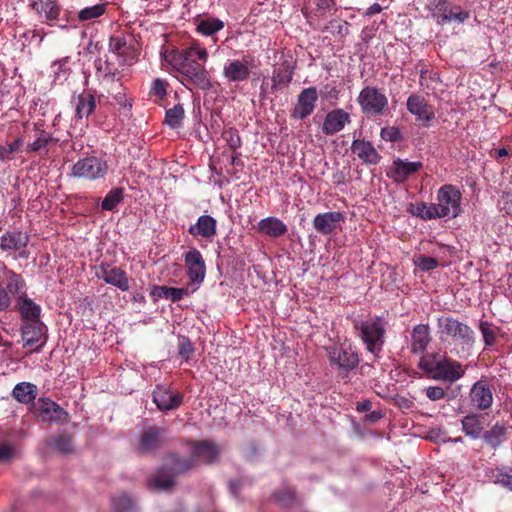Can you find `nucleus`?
Returning <instances> with one entry per match:
<instances>
[{
  "label": "nucleus",
  "instance_id": "obj_6",
  "mask_svg": "<svg viewBox=\"0 0 512 512\" xmlns=\"http://www.w3.org/2000/svg\"><path fill=\"white\" fill-rule=\"evenodd\" d=\"M357 103L368 118L382 116L389 107L388 97L374 86H365L357 97Z\"/></svg>",
  "mask_w": 512,
  "mask_h": 512
},
{
  "label": "nucleus",
  "instance_id": "obj_63",
  "mask_svg": "<svg viewBox=\"0 0 512 512\" xmlns=\"http://www.w3.org/2000/svg\"><path fill=\"white\" fill-rule=\"evenodd\" d=\"M501 209L506 212V214H512V193H506L501 197L500 200Z\"/></svg>",
  "mask_w": 512,
  "mask_h": 512
},
{
  "label": "nucleus",
  "instance_id": "obj_37",
  "mask_svg": "<svg viewBox=\"0 0 512 512\" xmlns=\"http://www.w3.org/2000/svg\"><path fill=\"white\" fill-rule=\"evenodd\" d=\"M439 207H437L436 204H427V203H420L418 204L415 209L412 211L413 215L423 219V220H432L436 218H444V215L448 212L442 209L439 212Z\"/></svg>",
  "mask_w": 512,
  "mask_h": 512
},
{
  "label": "nucleus",
  "instance_id": "obj_10",
  "mask_svg": "<svg viewBox=\"0 0 512 512\" xmlns=\"http://www.w3.org/2000/svg\"><path fill=\"white\" fill-rule=\"evenodd\" d=\"M254 59L244 56L242 59L227 60L224 64L222 75L230 83H240L249 79L251 68L254 67Z\"/></svg>",
  "mask_w": 512,
  "mask_h": 512
},
{
  "label": "nucleus",
  "instance_id": "obj_1",
  "mask_svg": "<svg viewBox=\"0 0 512 512\" xmlns=\"http://www.w3.org/2000/svg\"><path fill=\"white\" fill-rule=\"evenodd\" d=\"M190 451V459H180L176 455L169 456L164 466L150 477L149 486L158 491H169L175 485L176 475L185 473L197 464L212 463L221 453L220 448L210 441L192 442Z\"/></svg>",
  "mask_w": 512,
  "mask_h": 512
},
{
  "label": "nucleus",
  "instance_id": "obj_21",
  "mask_svg": "<svg viewBox=\"0 0 512 512\" xmlns=\"http://www.w3.org/2000/svg\"><path fill=\"white\" fill-rule=\"evenodd\" d=\"M344 219V215L339 211L319 213L313 219V227L318 233L329 235L335 232L337 225Z\"/></svg>",
  "mask_w": 512,
  "mask_h": 512
},
{
  "label": "nucleus",
  "instance_id": "obj_31",
  "mask_svg": "<svg viewBox=\"0 0 512 512\" xmlns=\"http://www.w3.org/2000/svg\"><path fill=\"white\" fill-rule=\"evenodd\" d=\"M445 331L455 340L469 344L473 341V331L464 322H446Z\"/></svg>",
  "mask_w": 512,
  "mask_h": 512
},
{
  "label": "nucleus",
  "instance_id": "obj_39",
  "mask_svg": "<svg viewBox=\"0 0 512 512\" xmlns=\"http://www.w3.org/2000/svg\"><path fill=\"white\" fill-rule=\"evenodd\" d=\"M13 396L19 402L28 404L36 398V386L27 382L17 384L13 389Z\"/></svg>",
  "mask_w": 512,
  "mask_h": 512
},
{
  "label": "nucleus",
  "instance_id": "obj_12",
  "mask_svg": "<svg viewBox=\"0 0 512 512\" xmlns=\"http://www.w3.org/2000/svg\"><path fill=\"white\" fill-rule=\"evenodd\" d=\"M438 203L436 204L440 210L447 211L448 213L444 217H457L461 212L460 200L461 193L453 185L446 184L442 186L437 195Z\"/></svg>",
  "mask_w": 512,
  "mask_h": 512
},
{
  "label": "nucleus",
  "instance_id": "obj_18",
  "mask_svg": "<svg viewBox=\"0 0 512 512\" xmlns=\"http://www.w3.org/2000/svg\"><path fill=\"white\" fill-rule=\"evenodd\" d=\"M465 370L461 363L444 355V360L435 368L429 378L436 381L453 383L463 377Z\"/></svg>",
  "mask_w": 512,
  "mask_h": 512
},
{
  "label": "nucleus",
  "instance_id": "obj_61",
  "mask_svg": "<svg viewBox=\"0 0 512 512\" xmlns=\"http://www.w3.org/2000/svg\"><path fill=\"white\" fill-rule=\"evenodd\" d=\"M48 143V139L46 137H38L35 141L27 146V152L35 153L44 148Z\"/></svg>",
  "mask_w": 512,
  "mask_h": 512
},
{
  "label": "nucleus",
  "instance_id": "obj_49",
  "mask_svg": "<svg viewBox=\"0 0 512 512\" xmlns=\"http://www.w3.org/2000/svg\"><path fill=\"white\" fill-rule=\"evenodd\" d=\"M105 10L106 8L104 4H96L82 9L78 13V18L80 21L92 20L102 16L105 13Z\"/></svg>",
  "mask_w": 512,
  "mask_h": 512
},
{
  "label": "nucleus",
  "instance_id": "obj_32",
  "mask_svg": "<svg viewBox=\"0 0 512 512\" xmlns=\"http://www.w3.org/2000/svg\"><path fill=\"white\" fill-rule=\"evenodd\" d=\"M479 329L487 346H492L498 339H505L507 337V333L493 322H479Z\"/></svg>",
  "mask_w": 512,
  "mask_h": 512
},
{
  "label": "nucleus",
  "instance_id": "obj_55",
  "mask_svg": "<svg viewBox=\"0 0 512 512\" xmlns=\"http://www.w3.org/2000/svg\"><path fill=\"white\" fill-rule=\"evenodd\" d=\"M195 291H196V287H192L190 285H188L187 287H183V288L170 287L167 300H171L172 302H177V301L181 300L184 296L190 295L191 293H193Z\"/></svg>",
  "mask_w": 512,
  "mask_h": 512
},
{
  "label": "nucleus",
  "instance_id": "obj_64",
  "mask_svg": "<svg viewBox=\"0 0 512 512\" xmlns=\"http://www.w3.org/2000/svg\"><path fill=\"white\" fill-rule=\"evenodd\" d=\"M13 455V450L8 444L0 445V462L10 459Z\"/></svg>",
  "mask_w": 512,
  "mask_h": 512
},
{
  "label": "nucleus",
  "instance_id": "obj_36",
  "mask_svg": "<svg viewBox=\"0 0 512 512\" xmlns=\"http://www.w3.org/2000/svg\"><path fill=\"white\" fill-rule=\"evenodd\" d=\"M75 113L79 118L89 116L96 107L95 98L90 93L80 94L74 102Z\"/></svg>",
  "mask_w": 512,
  "mask_h": 512
},
{
  "label": "nucleus",
  "instance_id": "obj_45",
  "mask_svg": "<svg viewBox=\"0 0 512 512\" xmlns=\"http://www.w3.org/2000/svg\"><path fill=\"white\" fill-rule=\"evenodd\" d=\"M112 506L115 512H135L136 510L135 502L126 494L114 497Z\"/></svg>",
  "mask_w": 512,
  "mask_h": 512
},
{
  "label": "nucleus",
  "instance_id": "obj_29",
  "mask_svg": "<svg viewBox=\"0 0 512 512\" xmlns=\"http://www.w3.org/2000/svg\"><path fill=\"white\" fill-rule=\"evenodd\" d=\"M507 439V427L500 422L495 423L483 434L484 442L492 449H497Z\"/></svg>",
  "mask_w": 512,
  "mask_h": 512
},
{
  "label": "nucleus",
  "instance_id": "obj_35",
  "mask_svg": "<svg viewBox=\"0 0 512 512\" xmlns=\"http://www.w3.org/2000/svg\"><path fill=\"white\" fill-rule=\"evenodd\" d=\"M160 444V430L155 428L146 429L139 441L138 449L140 452H150Z\"/></svg>",
  "mask_w": 512,
  "mask_h": 512
},
{
  "label": "nucleus",
  "instance_id": "obj_56",
  "mask_svg": "<svg viewBox=\"0 0 512 512\" xmlns=\"http://www.w3.org/2000/svg\"><path fill=\"white\" fill-rule=\"evenodd\" d=\"M417 267H419L422 271H430L438 267L439 262L436 258L430 256L421 255L415 261Z\"/></svg>",
  "mask_w": 512,
  "mask_h": 512
},
{
  "label": "nucleus",
  "instance_id": "obj_34",
  "mask_svg": "<svg viewBox=\"0 0 512 512\" xmlns=\"http://www.w3.org/2000/svg\"><path fill=\"white\" fill-rule=\"evenodd\" d=\"M446 353H442L440 351L436 352H426L424 353L419 361L418 367L419 369L426 374L428 377L431 376L432 372L441 363V360H444V355Z\"/></svg>",
  "mask_w": 512,
  "mask_h": 512
},
{
  "label": "nucleus",
  "instance_id": "obj_43",
  "mask_svg": "<svg viewBox=\"0 0 512 512\" xmlns=\"http://www.w3.org/2000/svg\"><path fill=\"white\" fill-rule=\"evenodd\" d=\"M124 192L122 188H113L104 197L101 203L102 210L112 211L114 208L123 201Z\"/></svg>",
  "mask_w": 512,
  "mask_h": 512
},
{
  "label": "nucleus",
  "instance_id": "obj_38",
  "mask_svg": "<svg viewBox=\"0 0 512 512\" xmlns=\"http://www.w3.org/2000/svg\"><path fill=\"white\" fill-rule=\"evenodd\" d=\"M108 276L107 284L113 285L121 291H128L130 289L128 276L120 267L111 266Z\"/></svg>",
  "mask_w": 512,
  "mask_h": 512
},
{
  "label": "nucleus",
  "instance_id": "obj_19",
  "mask_svg": "<svg viewBox=\"0 0 512 512\" xmlns=\"http://www.w3.org/2000/svg\"><path fill=\"white\" fill-rule=\"evenodd\" d=\"M33 413L42 422H57L64 415V410L49 398H40L33 403Z\"/></svg>",
  "mask_w": 512,
  "mask_h": 512
},
{
  "label": "nucleus",
  "instance_id": "obj_20",
  "mask_svg": "<svg viewBox=\"0 0 512 512\" xmlns=\"http://www.w3.org/2000/svg\"><path fill=\"white\" fill-rule=\"evenodd\" d=\"M351 121L350 114L344 109L337 108L329 111L322 124V133L326 136H332L342 131Z\"/></svg>",
  "mask_w": 512,
  "mask_h": 512
},
{
  "label": "nucleus",
  "instance_id": "obj_28",
  "mask_svg": "<svg viewBox=\"0 0 512 512\" xmlns=\"http://www.w3.org/2000/svg\"><path fill=\"white\" fill-rule=\"evenodd\" d=\"M461 425L462 431L466 436L472 439H478L481 437L484 430L483 416L476 413L466 415L462 418Z\"/></svg>",
  "mask_w": 512,
  "mask_h": 512
},
{
  "label": "nucleus",
  "instance_id": "obj_8",
  "mask_svg": "<svg viewBox=\"0 0 512 512\" xmlns=\"http://www.w3.org/2000/svg\"><path fill=\"white\" fill-rule=\"evenodd\" d=\"M493 402L492 386L486 378L482 377L470 388L468 405L479 411H487L492 407Z\"/></svg>",
  "mask_w": 512,
  "mask_h": 512
},
{
  "label": "nucleus",
  "instance_id": "obj_4",
  "mask_svg": "<svg viewBox=\"0 0 512 512\" xmlns=\"http://www.w3.org/2000/svg\"><path fill=\"white\" fill-rule=\"evenodd\" d=\"M326 352L331 368L336 370L342 379L348 380L350 373L360 363L356 348L346 341L326 347Z\"/></svg>",
  "mask_w": 512,
  "mask_h": 512
},
{
  "label": "nucleus",
  "instance_id": "obj_26",
  "mask_svg": "<svg viewBox=\"0 0 512 512\" xmlns=\"http://www.w3.org/2000/svg\"><path fill=\"white\" fill-rule=\"evenodd\" d=\"M431 341L430 330L428 325H416L411 333L410 348L414 354L424 353Z\"/></svg>",
  "mask_w": 512,
  "mask_h": 512
},
{
  "label": "nucleus",
  "instance_id": "obj_3",
  "mask_svg": "<svg viewBox=\"0 0 512 512\" xmlns=\"http://www.w3.org/2000/svg\"><path fill=\"white\" fill-rule=\"evenodd\" d=\"M7 289L15 298V309L20 313L22 320H39L41 307L26 294V283L20 274L7 272Z\"/></svg>",
  "mask_w": 512,
  "mask_h": 512
},
{
  "label": "nucleus",
  "instance_id": "obj_46",
  "mask_svg": "<svg viewBox=\"0 0 512 512\" xmlns=\"http://www.w3.org/2000/svg\"><path fill=\"white\" fill-rule=\"evenodd\" d=\"M274 500L281 507H290L297 503L294 491L287 487L275 492Z\"/></svg>",
  "mask_w": 512,
  "mask_h": 512
},
{
  "label": "nucleus",
  "instance_id": "obj_51",
  "mask_svg": "<svg viewBox=\"0 0 512 512\" xmlns=\"http://www.w3.org/2000/svg\"><path fill=\"white\" fill-rule=\"evenodd\" d=\"M22 145L23 141L21 138H16L14 141L7 143L6 145H0V160H11V154L18 152Z\"/></svg>",
  "mask_w": 512,
  "mask_h": 512
},
{
  "label": "nucleus",
  "instance_id": "obj_53",
  "mask_svg": "<svg viewBox=\"0 0 512 512\" xmlns=\"http://www.w3.org/2000/svg\"><path fill=\"white\" fill-rule=\"evenodd\" d=\"M380 137L387 142H399L403 139L402 132L395 126L382 128Z\"/></svg>",
  "mask_w": 512,
  "mask_h": 512
},
{
  "label": "nucleus",
  "instance_id": "obj_44",
  "mask_svg": "<svg viewBox=\"0 0 512 512\" xmlns=\"http://www.w3.org/2000/svg\"><path fill=\"white\" fill-rule=\"evenodd\" d=\"M349 23L342 19H332L328 22V24L324 27L323 31H328L334 36H338L340 38H344L348 35Z\"/></svg>",
  "mask_w": 512,
  "mask_h": 512
},
{
  "label": "nucleus",
  "instance_id": "obj_16",
  "mask_svg": "<svg viewBox=\"0 0 512 512\" xmlns=\"http://www.w3.org/2000/svg\"><path fill=\"white\" fill-rule=\"evenodd\" d=\"M107 165L96 157H89L78 161L72 169V176L93 180L103 177L106 173Z\"/></svg>",
  "mask_w": 512,
  "mask_h": 512
},
{
  "label": "nucleus",
  "instance_id": "obj_41",
  "mask_svg": "<svg viewBox=\"0 0 512 512\" xmlns=\"http://www.w3.org/2000/svg\"><path fill=\"white\" fill-rule=\"evenodd\" d=\"M2 274L0 275V311L6 310L11 304V293L7 289V272H13L5 264H1Z\"/></svg>",
  "mask_w": 512,
  "mask_h": 512
},
{
  "label": "nucleus",
  "instance_id": "obj_25",
  "mask_svg": "<svg viewBox=\"0 0 512 512\" xmlns=\"http://www.w3.org/2000/svg\"><path fill=\"white\" fill-rule=\"evenodd\" d=\"M188 232L193 237H202L212 241L217 234V221L210 215H202L194 225L189 227Z\"/></svg>",
  "mask_w": 512,
  "mask_h": 512
},
{
  "label": "nucleus",
  "instance_id": "obj_48",
  "mask_svg": "<svg viewBox=\"0 0 512 512\" xmlns=\"http://www.w3.org/2000/svg\"><path fill=\"white\" fill-rule=\"evenodd\" d=\"M439 80L440 76L438 72L426 68H422L420 70L419 85L424 89L433 90L434 87L432 83L438 82Z\"/></svg>",
  "mask_w": 512,
  "mask_h": 512
},
{
  "label": "nucleus",
  "instance_id": "obj_52",
  "mask_svg": "<svg viewBox=\"0 0 512 512\" xmlns=\"http://www.w3.org/2000/svg\"><path fill=\"white\" fill-rule=\"evenodd\" d=\"M178 352L180 357L185 361H188L192 357L194 354V346L189 338L185 336L178 338Z\"/></svg>",
  "mask_w": 512,
  "mask_h": 512
},
{
  "label": "nucleus",
  "instance_id": "obj_22",
  "mask_svg": "<svg viewBox=\"0 0 512 512\" xmlns=\"http://www.w3.org/2000/svg\"><path fill=\"white\" fill-rule=\"evenodd\" d=\"M422 167L423 163L420 161L410 162L397 158L392 162L388 176L397 183H403Z\"/></svg>",
  "mask_w": 512,
  "mask_h": 512
},
{
  "label": "nucleus",
  "instance_id": "obj_27",
  "mask_svg": "<svg viewBox=\"0 0 512 512\" xmlns=\"http://www.w3.org/2000/svg\"><path fill=\"white\" fill-rule=\"evenodd\" d=\"M257 229L261 234L278 238L288 231L287 225L277 217H267L258 222Z\"/></svg>",
  "mask_w": 512,
  "mask_h": 512
},
{
  "label": "nucleus",
  "instance_id": "obj_40",
  "mask_svg": "<svg viewBox=\"0 0 512 512\" xmlns=\"http://www.w3.org/2000/svg\"><path fill=\"white\" fill-rule=\"evenodd\" d=\"M224 28V22L215 17L201 19L196 30L206 36H211Z\"/></svg>",
  "mask_w": 512,
  "mask_h": 512
},
{
  "label": "nucleus",
  "instance_id": "obj_17",
  "mask_svg": "<svg viewBox=\"0 0 512 512\" xmlns=\"http://www.w3.org/2000/svg\"><path fill=\"white\" fill-rule=\"evenodd\" d=\"M465 370L461 363L444 355V360L435 368L429 378L436 381L453 383L463 377Z\"/></svg>",
  "mask_w": 512,
  "mask_h": 512
},
{
  "label": "nucleus",
  "instance_id": "obj_11",
  "mask_svg": "<svg viewBox=\"0 0 512 512\" xmlns=\"http://www.w3.org/2000/svg\"><path fill=\"white\" fill-rule=\"evenodd\" d=\"M184 394L171 385H157L153 391V401L161 411L174 410L183 403Z\"/></svg>",
  "mask_w": 512,
  "mask_h": 512
},
{
  "label": "nucleus",
  "instance_id": "obj_57",
  "mask_svg": "<svg viewBox=\"0 0 512 512\" xmlns=\"http://www.w3.org/2000/svg\"><path fill=\"white\" fill-rule=\"evenodd\" d=\"M168 82L161 78H156L150 90L151 95H155L160 99H163L167 93Z\"/></svg>",
  "mask_w": 512,
  "mask_h": 512
},
{
  "label": "nucleus",
  "instance_id": "obj_23",
  "mask_svg": "<svg viewBox=\"0 0 512 512\" xmlns=\"http://www.w3.org/2000/svg\"><path fill=\"white\" fill-rule=\"evenodd\" d=\"M351 151L366 165H377L382 159L373 144L368 140H354L351 145Z\"/></svg>",
  "mask_w": 512,
  "mask_h": 512
},
{
  "label": "nucleus",
  "instance_id": "obj_13",
  "mask_svg": "<svg viewBox=\"0 0 512 512\" xmlns=\"http://www.w3.org/2000/svg\"><path fill=\"white\" fill-rule=\"evenodd\" d=\"M317 101L318 92L316 87L303 89L297 96V102L291 110V118L294 120H304L314 112Z\"/></svg>",
  "mask_w": 512,
  "mask_h": 512
},
{
  "label": "nucleus",
  "instance_id": "obj_30",
  "mask_svg": "<svg viewBox=\"0 0 512 512\" xmlns=\"http://www.w3.org/2000/svg\"><path fill=\"white\" fill-rule=\"evenodd\" d=\"M30 6L40 17H45L48 22L56 20L60 14V7L52 0H36Z\"/></svg>",
  "mask_w": 512,
  "mask_h": 512
},
{
  "label": "nucleus",
  "instance_id": "obj_47",
  "mask_svg": "<svg viewBox=\"0 0 512 512\" xmlns=\"http://www.w3.org/2000/svg\"><path fill=\"white\" fill-rule=\"evenodd\" d=\"M46 453L49 454H64V435L58 434L51 436L46 440Z\"/></svg>",
  "mask_w": 512,
  "mask_h": 512
},
{
  "label": "nucleus",
  "instance_id": "obj_60",
  "mask_svg": "<svg viewBox=\"0 0 512 512\" xmlns=\"http://www.w3.org/2000/svg\"><path fill=\"white\" fill-rule=\"evenodd\" d=\"M426 396L432 401H437L444 398L445 391L442 387L430 386L426 389Z\"/></svg>",
  "mask_w": 512,
  "mask_h": 512
},
{
  "label": "nucleus",
  "instance_id": "obj_7",
  "mask_svg": "<svg viewBox=\"0 0 512 512\" xmlns=\"http://www.w3.org/2000/svg\"><path fill=\"white\" fill-rule=\"evenodd\" d=\"M355 328L367 350L377 356L384 343V328L381 322H359Z\"/></svg>",
  "mask_w": 512,
  "mask_h": 512
},
{
  "label": "nucleus",
  "instance_id": "obj_54",
  "mask_svg": "<svg viewBox=\"0 0 512 512\" xmlns=\"http://www.w3.org/2000/svg\"><path fill=\"white\" fill-rule=\"evenodd\" d=\"M99 66L97 69L99 72H103V79L106 81H114L119 79V71L117 68L113 67L110 63L105 61L103 65L101 64V60H99Z\"/></svg>",
  "mask_w": 512,
  "mask_h": 512
},
{
  "label": "nucleus",
  "instance_id": "obj_15",
  "mask_svg": "<svg viewBox=\"0 0 512 512\" xmlns=\"http://www.w3.org/2000/svg\"><path fill=\"white\" fill-rule=\"evenodd\" d=\"M44 322H22L20 331L23 346L29 351L38 350L45 342Z\"/></svg>",
  "mask_w": 512,
  "mask_h": 512
},
{
  "label": "nucleus",
  "instance_id": "obj_2",
  "mask_svg": "<svg viewBox=\"0 0 512 512\" xmlns=\"http://www.w3.org/2000/svg\"><path fill=\"white\" fill-rule=\"evenodd\" d=\"M208 59L206 48L193 45L181 51L173 52L170 63L173 68L181 75V83L192 90L193 87L203 91H209L212 88V82L209 72L204 63Z\"/></svg>",
  "mask_w": 512,
  "mask_h": 512
},
{
  "label": "nucleus",
  "instance_id": "obj_62",
  "mask_svg": "<svg viewBox=\"0 0 512 512\" xmlns=\"http://www.w3.org/2000/svg\"><path fill=\"white\" fill-rule=\"evenodd\" d=\"M169 290H170V287L155 285L152 287L150 294L154 299H158V298L168 299Z\"/></svg>",
  "mask_w": 512,
  "mask_h": 512
},
{
  "label": "nucleus",
  "instance_id": "obj_5",
  "mask_svg": "<svg viewBox=\"0 0 512 512\" xmlns=\"http://www.w3.org/2000/svg\"><path fill=\"white\" fill-rule=\"evenodd\" d=\"M428 9L437 25L445 26L452 22L464 24L470 18V12L449 0H429Z\"/></svg>",
  "mask_w": 512,
  "mask_h": 512
},
{
  "label": "nucleus",
  "instance_id": "obj_24",
  "mask_svg": "<svg viewBox=\"0 0 512 512\" xmlns=\"http://www.w3.org/2000/svg\"><path fill=\"white\" fill-rule=\"evenodd\" d=\"M29 243V236L21 231L6 232L0 237V248L5 251H19L21 257H27L25 248Z\"/></svg>",
  "mask_w": 512,
  "mask_h": 512
},
{
  "label": "nucleus",
  "instance_id": "obj_14",
  "mask_svg": "<svg viewBox=\"0 0 512 512\" xmlns=\"http://www.w3.org/2000/svg\"><path fill=\"white\" fill-rule=\"evenodd\" d=\"M184 262L188 269L189 285L197 290L206 274L203 256L199 250L193 248L184 254Z\"/></svg>",
  "mask_w": 512,
  "mask_h": 512
},
{
  "label": "nucleus",
  "instance_id": "obj_58",
  "mask_svg": "<svg viewBox=\"0 0 512 512\" xmlns=\"http://www.w3.org/2000/svg\"><path fill=\"white\" fill-rule=\"evenodd\" d=\"M493 477L495 483H498L512 491V469L506 472L498 470Z\"/></svg>",
  "mask_w": 512,
  "mask_h": 512
},
{
  "label": "nucleus",
  "instance_id": "obj_33",
  "mask_svg": "<svg viewBox=\"0 0 512 512\" xmlns=\"http://www.w3.org/2000/svg\"><path fill=\"white\" fill-rule=\"evenodd\" d=\"M294 69L288 61H284L277 68L274 69L272 82V88L278 86H287L293 79Z\"/></svg>",
  "mask_w": 512,
  "mask_h": 512
},
{
  "label": "nucleus",
  "instance_id": "obj_50",
  "mask_svg": "<svg viewBox=\"0 0 512 512\" xmlns=\"http://www.w3.org/2000/svg\"><path fill=\"white\" fill-rule=\"evenodd\" d=\"M222 137L226 141L231 151H236L242 146V139L240 137L239 131L236 128L231 127L223 131Z\"/></svg>",
  "mask_w": 512,
  "mask_h": 512
},
{
  "label": "nucleus",
  "instance_id": "obj_9",
  "mask_svg": "<svg viewBox=\"0 0 512 512\" xmlns=\"http://www.w3.org/2000/svg\"><path fill=\"white\" fill-rule=\"evenodd\" d=\"M406 108L410 114L415 116L416 121L423 127H429L430 122L435 118L434 106L419 93H412L408 96Z\"/></svg>",
  "mask_w": 512,
  "mask_h": 512
},
{
  "label": "nucleus",
  "instance_id": "obj_42",
  "mask_svg": "<svg viewBox=\"0 0 512 512\" xmlns=\"http://www.w3.org/2000/svg\"><path fill=\"white\" fill-rule=\"evenodd\" d=\"M185 116V111L182 104H176L172 108L166 110L165 120L170 128H178L181 126L182 120Z\"/></svg>",
  "mask_w": 512,
  "mask_h": 512
},
{
  "label": "nucleus",
  "instance_id": "obj_59",
  "mask_svg": "<svg viewBox=\"0 0 512 512\" xmlns=\"http://www.w3.org/2000/svg\"><path fill=\"white\" fill-rule=\"evenodd\" d=\"M127 45L125 37L111 36L109 39V51L117 55H122L121 50Z\"/></svg>",
  "mask_w": 512,
  "mask_h": 512
}]
</instances>
